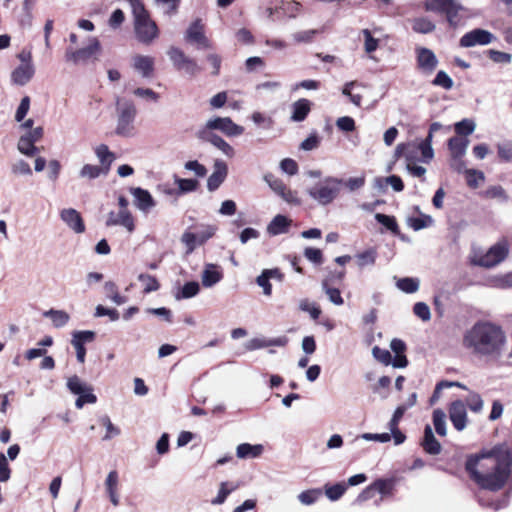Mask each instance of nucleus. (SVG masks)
Segmentation results:
<instances>
[{
  "instance_id": "nucleus-11",
  "label": "nucleus",
  "mask_w": 512,
  "mask_h": 512,
  "mask_svg": "<svg viewBox=\"0 0 512 512\" xmlns=\"http://www.w3.org/2000/svg\"><path fill=\"white\" fill-rule=\"evenodd\" d=\"M449 419L457 431H463L468 424L466 404L462 400H455L448 407Z\"/></svg>"
},
{
  "instance_id": "nucleus-24",
  "label": "nucleus",
  "mask_w": 512,
  "mask_h": 512,
  "mask_svg": "<svg viewBox=\"0 0 512 512\" xmlns=\"http://www.w3.org/2000/svg\"><path fill=\"white\" fill-rule=\"evenodd\" d=\"M442 128H443V126L439 122H433L430 125L427 137L424 140L420 141L419 148L421 149L422 162L429 163L433 159L434 151H433V148L431 145L432 139H433V134Z\"/></svg>"
},
{
  "instance_id": "nucleus-34",
  "label": "nucleus",
  "mask_w": 512,
  "mask_h": 512,
  "mask_svg": "<svg viewBox=\"0 0 512 512\" xmlns=\"http://www.w3.org/2000/svg\"><path fill=\"white\" fill-rule=\"evenodd\" d=\"M43 316L49 318L55 328H62L70 320V315L64 310L50 309L43 313Z\"/></svg>"
},
{
  "instance_id": "nucleus-10",
  "label": "nucleus",
  "mask_w": 512,
  "mask_h": 512,
  "mask_svg": "<svg viewBox=\"0 0 512 512\" xmlns=\"http://www.w3.org/2000/svg\"><path fill=\"white\" fill-rule=\"evenodd\" d=\"M264 180L285 202L296 205L300 203L297 193L290 190L281 179L269 173L264 176Z\"/></svg>"
},
{
  "instance_id": "nucleus-42",
  "label": "nucleus",
  "mask_w": 512,
  "mask_h": 512,
  "mask_svg": "<svg viewBox=\"0 0 512 512\" xmlns=\"http://www.w3.org/2000/svg\"><path fill=\"white\" fill-rule=\"evenodd\" d=\"M434 220L431 216L421 214L419 217H409L407 219V224L414 231H419L421 229L432 226Z\"/></svg>"
},
{
  "instance_id": "nucleus-16",
  "label": "nucleus",
  "mask_w": 512,
  "mask_h": 512,
  "mask_svg": "<svg viewBox=\"0 0 512 512\" xmlns=\"http://www.w3.org/2000/svg\"><path fill=\"white\" fill-rule=\"evenodd\" d=\"M123 226L129 233L135 230L134 218L129 210H120L119 212H109L106 219V226Z\"/></svg>"
},
{
  "instance_id": "nucleus-52",
  "label": "nucleus",
  "mask_w": 512,
  "mask_h": 512,
  "mask_svg": "<svg viewBox=\"0 0 512 512\" xmlns=\"http://www.w3.org/2000/svg\"><path fill=\"white\" fill-rule=\"evenodd\" d=\"M175 183L178 186V193L180 195L193 192L197 189L199 182L195 179H182L175 178Z\"/></svg>"
},
{
  "instance_id": "nucleus-53",
  "label": "nucleus",
  "mask_w": 512,
  "mask_h": 512,
  "mask_svg": "<svg viewBox=\"0 0 512 512\" xmlns=\"http://www.w3.org/2000/svg\"><path fill=\"white\" fill-rule=\"evenodd\" d=\"M397 287L405 293H414L419 289V281L416 278H401L396 283Z\"/></svg>"
},
{
  "instance_id": "nucleus-27",
  "label": "nucleus",
  "mask_w": 512,
  "mask_h": 512,
  "mask_svg": "<svg viewBox=\"0 0 512 512\" xmlns=\"http://www.w3.org/2000/svg\"><path fill=\"white\" fill-rule=\"evenodd\" d=\"M466 9L456 0L453 1V5H450L448 10L445 12L446 19L451 27H458L463 24Z\"/></svg>"
},
{
  "instance_id": "nucleus-33",
  "label": "nucleus",
  "mask_w": 512,
  "mask_h": 512,
  "mask_svg": "<svg viewBox=\"0 0 512 512\" xmlns=\"http://www.w3.org/2000/svg\"><path fill=\"white\" fill-rule=\"evenodd\" d=\"M95 154L100 162L99 166L108 173L115 160L114 153L109 150L108 146L101 144L95 148Z\"/></svg>"
},
{
  "instance_id": "nucleus-41",
  "label": "nucleus",
  "mask_w": 512,
  "mask_h": 512,
  "mask_svg": "<svg viewBox=\"0 0 512 512\" xmlns=\"http://www.w3.org/2000/svg\"><path fill=\"white\" fill-rule=\"evenodd\" d=\"M357 265L360 269L372 266L375 264L376 258H377V252L375 249L370 248L363 252H360L356 254L355 256Z\"/></svg>"
},
{
  "instance_id": "nucleus-37",
  "label": "nucleus",
  "mask_w": 512,
  "mask_h": 512,
  "mask_svg": "<svg viewBox=\"0 0 512 512\" xmlns=\"http://www.w3.org/2000/svg\"><path fill=\"white\" fill-rule=\"evenodd\" d=\"M346 490L347 485L345 482H339L333 485L326 484L324 486L326 497L333 502L339 500L345 494Z\"/></svg>"
},
{
  "instance_id": "nucleus-7",
  "label": "nucleus",
  "mask_w": 512,
  "mask_h": 512,
  "mask_svg": "<svg viewBox=\"0 0 512 512\" xmlns=\"http://www.w3.org/2000/svg\"><path fill=\"white\" fill-rule=\"evenodd\" d=\"M67 388L72 394L78 395L75 401V406L78 409L83 408L85 404H94L97 401V397L93 393V387L76 375L68 378Z\"/></svg>"
},
{
  "instance_id": "nucleus-22",
  "label": "nucleus",
  "mask_w": 512,
  "mask_h": 512,
  "mask_svg": "<svg viewBox=\"0 0 512 512\" xmlns=\"http://www.w3.org/2000/svg\"><path fill=\"white\" fill-rule=\"evenodd\" d=\"M154 58L147 55L137 54L132 57V67L143 78H150L154 73Z\"/></svg>"
},
{
  "instance_id": "nucleus-20",
  "label": "nucleus",
  "mask_w": 512,
  "mask_h": 512,
  "mask_svg": "<svg viewBox=\"0 0 512 512\" xmlns=\"http://www.w3.org/2000/svg\"><path fill=\"white\" fill-rule=\"evenodd\" d=\"M420 142L401 143L395 149L396 157H404L407 163L422 161Z\"/></svg>"
},
{
  "instance_id": "nucleus-26",
  "label": "nucleus",
  "mask_w": 512,
  "mask_h": 512,
  "mask_svg": "<svg viewBox=\"0 0 512 512\" xmlns=\"http://www.w3.org/2000/svg\"><path fill=\"white\" fill-rule=\"evenodd\" d=\"M421 446L424 449V451L430 455H438L441 452V444L435 438L430 425L425 426Z\"/></svg>"
},
{
  "instance_id": "nucleus-30",
  "label": "nucleus",
  "mask_w": 512,
  "mask_h": 512,
  "mask_svg": "<svg viewBox=\"0 0 512 512\" xmlns=\"http://www.w3.org/2000/svg\"><path fill=\"white\" fill-rule=\"evenodd\" d=\"M391 350L395 353V357L392 361V365L395 368H404L407 366L408 361L404 352L406 350L405 343L400 339H393L390 343Z\"/></svg>"
},
{
  "instance_id": "nucleus-43",
  "label": "nucleus",
  "mask_w": 512,
  "mask_h": 512,
  "mask_svg": "<svg viewBox=\"0 0 512 512\" xmlns=\"http://www.w3.org/2000/svg\"><path fill=\"white\" fill-rule=\"evenodd\" d=\"M104 292L106 297L111 299L116 305H122L127 302V298L119 294L117 285L112 281L105 282Z\"/></svg>"
},
{
  "instance_id": "nucleus-18",
  "label": "nucleus",
  "mask_w": 512,
  "mask_h": 512,
  "mask_svg": "<svg viewBox=\"0 0 512 512\" xmlns=\"http://www.w3.org/2000/svg\"><path fill=\"white\" fill-rule=\"evenodd\" d=\"M198 137L204 141L210 142L227 157H233L235 154L234 148L226 142L222 137L208 131V129H201L198 131Z\"/></svg>"
},
{
  "instance_id": "nucleus-63",
  "label": "nucleus",
  "mask_w": 512,
  "mask_h": 512,
  "mask_svg": "<svg viewBox=\"0 0 512 512\" xmlns=\"http://www.w3.org/2000/svg\"><path fill=\"white\" fill-rule=\"evenodd\" d=\"M321 493L322 492L320 489L306 490L298 495V499L304 505H312L318 500V498L321 496Z\"/></svg>"
},
{
  "instance_id": "nucleus-47",
  "label": "nucleus",
  "mask_w": 512,
  "mask_h": 512,
  "mask_svg": "<svg viewBox=\"0 0 512 512\" xmlns=\"http://www.w3.org/2000/svg\"><path fill=\"white\" fill-rule=\"evenodd\" d=\"M375 492H378L382 497L392 494L395 486L394 479H377L372 483Z\"/></svg>"
},
{
  "instance_id": "nucleus-6",
  "label": "nucleus",
  "mask_w": 512,
  "mask_h": 512,
  "mask_svg": "<svg viewBox=\"0 0 512 512\" xmlns=\"http://www.w3.org/2000/svg\"><path fill=\"white\" fill-rule=\"evenodd\" d=\"M118 120L116 133L120 136H131L134 131V120L136 117L135 105L129 100L117 99Z\"/></svg>"
},
{
  "instance_id": "nucleus-56",
  "label": "nucleus",
  "mask_w": 512,
  "mask_h": 512,
  "mask_svg": "<svg viewBox=\"0 0 512 512\" xmlns=\"http://www.w3.org/2000/svg\"><path fill=\"white\" fill-rule=\"evenodd\" d=\"M472 412L479 413L482 411L484 402L480 394L470 392L464 402Z\"/></svg>"
},
{
  "instance_id": "nucleus-25",
  "label": "nucleus",
  "mask_w": 512,
  "mask_h": 512,
  "mask_svg": "<svg viewBox=\"0 0 512 512\" xmlns=\"http://www.w3.org/2000/svg\"><path fill=\"white\" fill-rule=\"evenodd\" d=\"M34 65H19L11 73V81L18 86H24L34 77Z\"/></svg>"
},
{
  "instance_id": "nucleus-23",
  "label": "nucleus",
  "mask_w": 512,
  "mask_h": 512,
  "mask_svg": "<svg viewBox=\"0 0 512 512\" xmlns=\"http://www.w3.org/2000/svg\"><path fill=\"white\" fill-rule=\"evenodd\" d=\"M223 279L222 269L213 263H207L204 266L201 275L202 285L205 288H211Z\"/></svg>"
},
{
  "instance_id": "nucleus-12",
  "label": "nucleus",
  "mask_w": 512,
  "mask_h": 512,
  "mask_svg": "<svg viewBox=\"0 0 512 512\" xmlns=\"http://www.w3.org/2000/svg\"><path fill=\"white\" fill-rule=\"evenodd\" d=\"M494 39H495V36L491 32L484 30V29L477 28V29L471 30L470 32L465 33L460 38L459 43H460L461 47L469 48V47H473L476 45H488Z\"/></svg>"
},
{
  "instance_id": "nucleus-28",
  "label": "nucleus",
  "mask_w": 512,
  "mask_h": 512,
  "mask_svg": "<svg viewBox=\"0 0 512 512\" xmlns=\"http://www.w3.org/2000/svg\"><path fill=\"white\" fill-rule=\"evenodd\" d=\"M264 452L262 444L241 443L236 447V456L239 459L259 458Z\"/></svg>"
},
{
  "instance_id": "nucleus-46",
  "label": "nucleus",
  "mask_w": 512,
  "mask_h": 512,
  "mask_svg": "<svg viewBox=\"0 0 512 512\" xmlns=\"http://www.w3.org/2000/svg\"><path fill=\"white\" fill-rule=\"evenodd\" d=\"M200 291V285L196 281H190L183 285L180 291L175 295L176 299H189L195 297Z\"/></svg>"
},
{
  "instance_id": "nucleus-31",
  "label": "nucleus",
  "mask_w": 512,
  "mask_h": 512,
  "mask_svg": "<svg viewBox=\"0 0 512 512\" xmlns=\"http://www.w3.org/2000/svg\"><path fill=\"white\" fill-rule=\"evenodd\" d=\"M312 103L305 98L295 101L292 106L291 120L293 122H302L305 120L311 110Z\"/></svg>"
},
{
  "instance_id": "nucleus-29",
  "label": "nucleus",
  "mask_w": 512,
  "mask_h": 512,
  "mask_svg": "<svg viewBox=\"0 0 512 512\" xmlns=\"http://www.w3.org/2000/svg\"><path fill=\"white\" fill-rule=\"evenodd\" d=\"M291 220L286 216L278 214L267 225V233L271 236H277L288 232Z\"/></svg>"
},
{
  "instance_id": "nucleus-1",
  "label": "nucleus",
  "mask_w": 512,
  "mask_h": 512,
  "mask_svg": "<svg viewBox=\"0 0 512 512\" xmlns=\"http://www.w3.org/2000/svg\"><path fill=\"white\" fill-rule=\"evenodd\" d=\"M466 470L482 489L498 491L512 477V445L501 443L479 455L470 456Z\"/></svg>"
},
{
  "instance_id": "nucleus-19",
  "label": "nucleus",
  "mask_w": 512,
  "mask_h": 512,
  "mask_svg": "<svg viewBox=\"0 0 512 512\" xmlns=\"http://www.w3.org/2000/svg\"><path fill=\"white\" fill-rule=\"evenodd\" d=\"M228 174L227 164L223 160H215L213 166V172L208 177L207 188L209 191L217 190L220 185L224 182Z\"/></svg>"
},
{
  "instance_id": "nucleus-21",
  "label": "nucleus",
  "mask_w": 512,
  "mask_h": 512,
  "mask_svg": "<svg viewBox=\"0 0 512 512\" xmlns=\"http://www.w3.org/2000/svg\"><path fill=\"white\" fill-rule=\"evenodd\" d=\"M288 343V339L286 336H280L276 338H265V337H256L252 338L245 343V348L248 351H254L270 346H278L284 347Z\"/></svg>"
},
{
  "instance_id": "nucleus-61",
  "label": "nucleus",
  "mask_w": 512,
  "mask_h": 512,
  "mask_svg": "<svg viewBox=\"0 0 512 512\" xmlns=\"http://www.w3.org/2000/svg\"><path fill=\"white\" fill-rule=\"evenodd\" d=\"M168 56L172 61L173 65L180 69L183 64H185L188 57L184 54L182 50L177 47H171L168 51Z\"/></svg>"
},
{
  "instance_id": "nucleus-39",
  "label": "nucleus",
  "mask_w": 512,
  "mask_h": 512,
  "mask_svg": "<svg viewBox=\"0 0 512 512\" xmlns=\"http://www.w3.org/2000/svg\"><path fill=\"white\" fill-rule=\"evenodd\" d=\"M108 173L98 165L85 164L79 171V177L82 179L93 180L101 175H107Z\"/></svg>"
},
{
  "instance_id": "nucleus-50",
  "label": "nucleus",
  "mask_w": 512,
  "mask_h": 512,
  "mask_svg": "<svg viewBox=\"0 0 512 512\" xmlns=\"http://www.w3.org/2000/svg\"><path fill=\"white\" fill-rule=\"evenodd\" d=\"M476 124L472 119L465 118L454 124L455 132L460 136H468L474 132Z\"/></svg>"
},
{
  "instance_id": "nucleus-45",
  "label": "nucleus",
  "mask_w": 512,
  "mask_h": 512,
  "mask_svg": "<svg viewBox=\"0 0 512 512\" xmlns=\"http://www.w3.org/2000/svg\"><path fill=\"white\" fill-rule=\"evenodd\" d=\"M453 1L454 0H425L424 8L426 11L445 14L450 5H453Z\"/></svg>"
},
{
  "instance_id": "nucleus-15",
  "label": "nucleus",
  "mask_w": 512,
  "mask_h": 512,
  "mask_svg": "<svg viewBox=\"0 0 512 512\" xmlns=\"http://www.w3.org/2000/svg\"><path fill=\"white\" fill-rule=\"evenodd\" d=\"M130 193L134 198V205L139 211L149 213L156 206V201L148 190L136 187L131 188Z\"/></svg>"
},
{
  "instance_id": "nucleus-3",
  "label": "nucleus",
  "mask_w": 512,
  "mask_h": 512,
  "mask_svg": "<svg viewBox=\"0 0 512 512\" xmlns=\"http://www.w3.org/2000/svg\"><path fill=\"white\" fill-rule=\"evenodd\" d=\"M509 253V244L506 239H502L492 245L486 253H474L471 257V263L475 266L491 268L506 259Z\"/></svg>"
},
{
  "instance_id": "nucleus-49",
  "label": "nucleus",
  "mask_w": 512,
  "mask_h": 512,
  "mask_svg": "<svg viewBox=\"0 0 512 512\" xmlns=\"http://www.w3.org/2000/svg\"><path fill=\"white\" fill-rule=\"evenodd\" d=\"M361 34L364 37V50L367 54L371 55L375 52L379 47V40L372 36V33L369 29H363ZM373 59L372 56H370Z\"/></svg>"
},
{
  "instance_id": "nucleus-57",
  "label": "nucleus",
  "mask_w": 512,
  "mask_h": 512,
  "mask_svg": "<svg viewBox=\"0 0 512 512\" xmlns=\"http://www.w3.org/2000/svg\"><path fill=\"white\" fill-rule=\"evenodd\" d=\"M322 289L328 296V299L335 305H342L344 303L343 298L341 296L340 290L337 288H332L328 285L327 280L322 281Z\"/></svg>"
},
{
  "instance_id": "nucleus-13",
  "label": "nucleus",
  "mask_w": 512,
  "mask_h": 512,
  "mask_svg": "<svg viewBox=\"0 0 512 512\" xmlns=\"http://www.w3.org/2000/svg\"><path fill=\"white\" fill-rule=\"evenodd\" d=\"M416 60L419 70L425 75H431L438 65L435 53L425 47L416 48Z\"/></svg>"
},
{
  "instance_id": "nucleus-51",
  "label": "nucleus",
  "mask_w": 512,
  "mask_h": 512,
  "mask_svg": "<svg viewBox=\"0 0 512 512\" xmlns=\"http://www.w3.org/2000/svg\"><path fill=\"white\" fill-rule=\"evenodd\" d=\"M319 33L318 29L298 31L292 34V38L295 43H311Z\"/></svg>"
},
{
  "instance_id": "nucleus-62",
  "label": "nucleus",
  "mask_w": 512,
  "mask_h": 512,
  "mask_svg": "<svg viewBox=\"0 0 512 512\" xmlns=\"http://www.w3.org/2000/svg\"><path fill=\"white\" fill-rule=\"evenodd\" d=\"M11 172L18 176H31L32 169L28 162L23 159L15 161L11 166Z\"/></svg>"
},
{
  "instance_id": "nucleus-9",
  "label": "nucleus",
  "mask_w": 512,
  "mask_h": 512,
  "mask_svg": "<svg viewBox=\"0 0 512 512\" xmlns=\"http://www.w3.org/2000/svg\"><path fill=\"white\" fill-rule=\"evenodd\" d=\"M202 129L219 130L229 137L239 136L244 133V127L234 123L229 117H214L206 122Z\"/></svg>"
},
{
  "instance_id": "nucleus-48",
  "label": "nucleus",
  "mask_w": 512,
  "mask_h": 512,
  "mask_svg": "<svg viewBox=\"0 0 512 512\" xmlns=\"http://www.w3.org/2000/svg\"><path fill=\"white\" fill-rule=\"evenodd\" d=\"M509 501V494H505L503 497L497 500H485L483 497H478V502L483 507L491 508L495 511L507 507Z\"/></svg>"
},
{
  "instance_id": "nucleus-38",
  "label": "nucleus",
  "mask_w": 512,
  "mask_h": 512,
  "mask_svg": "<svg viewBox=\"0 0 512 512\" xmlns=\"http://www.w3.org/2000/svg\"><path fill=\"white\" fill-rule=\"evenodd\" d=\"M239 488V484L237 483H229V482H222L220 484V488L218 491L217 496L211 500V504L213 505H221L225 502L228 495Z\"/></svg>"
},
{
  "instance_id": "nucleus-58",
  "label": "nucleus",
  "mask_w": 512,
  "mask_h": 512,
  "mask_svg": "<svg viewBox=\"0 0 512 512\" xmlns=\"http://www.w3.org/2000/svg\"><path fill=\"white\" fill-rule=\"evenodd\" d=\"M138 280L142 283L145 293L157 291L160 287L157 279L149 274H140Z\"/></svg>"
},
{
  "instance_id": "nucleus-54",
  "label": "nucleus",
  "mask_w": 512,
  "mask_h": 512,
  "mask_svg": "<svg viewBox=\"0 0 512 512\" xmlns=\"http://www.w3.org/2000/svg\"><path fill=\"white\" fill-rule=\"evenodd\" d=\"M95 338V333L90 330H84V331H75L72 334V340L71 344L73 346H77V344H81L82 346L85 345V343L92 342Z\"/></svg>"
},
{
  "instance_id": "nucleus-64",
  "label": "nucleus",
  "mask_w": 512,
  "mask_h": 512,
  "mask_svg": "<svg viewBox=\"0 0 512 512\" xmlns=\"http://www.w3.org/2000/svg\"><path fill=\"white\" fill-rule=\"evenodd\" d=\"M499 158L504 162L512 161V141H504L497 145Z\"/></svg>"
},
{
  "instance_id": "nucleus-17",
  "label": "nucleus",
  "mask_w": 512,
  "mask_h": 512,
  "mask_svg": "<svg viewBox=\"0 0 512 512\" xmlns=\"http://www.w3.org/2000/svg\"><path fill=\"white\" fill-rule=\"evenodd\" d=\"M60 219L75 233L85 231V225L80 213L73 208H64L59 213Z\"/></svg>"
},
{
  "instance_id": "nucleus-32",
  "label": "nucleus",
  "mask_w": 512,
  "mask_h": 512,
  "mask_svg": "<svg viewBox=\"0 0 512 512\" xmlns=\"http://www.w3.org/2000/svg\"><path fill=\"white\" fill-rule=\"evenodd\" d=\"M469 140L467 138L452 137L448 140V149L451 158L463 157L466 154Z\"/></svg>"
},
{
  "instance_id": "nucleus-59",
  "label": "nucleus",
  "mask_w": 512,
  "mask_h": 512,
  "mask_svg": "<svg viewBox=\"0 0 512 512\" xmlns=\"http://www.w3.org/2000/svg\"><path fill=\"white\" fill-rule=\"evenodd\" d=\"M299 309L310 314L311 318L316 320L321 314V310L315 302L308 299H302L299 303Z\"/></svg>"
},
{
  "instance_id": "nucleus-55",
  "label": "nucleus",
  "mask_w": 512,
  "mask_h": 512,
  "mask_svg": "<svg viewBox=\"0 0 512 512\" xmlns=\"http://www.w3.org/2000/svg\"><path fill=\"white\" fill-rule=\"evenodd\" d=\"M375 219L378 223L385 226L392 233L396 235L399 234V226L393 216L377 213L375 214Z\"/></svg>"
},
{
  "instance_id": "nucleus-5",
  "label": "nucleus",
  "mask_w": 512,
  "mask_h": 512,
  "mask_svg": "<svg viewBox=\"0 0 512 512\" xmlns=\"http://www.w3.org/2000/svg\"><path fill=\"white\" fill-rule=\"evenodd\" d=\"M217 231V226L212 224H200L195 226V231L187 229L181 236V242L186 247V253L191 254L197 247L205 244Z\"/></svg>"
},
{
  "instance_id": "nucleus-14",
  "label": "nucleus",
  "mask_w": 512,
  "mask_h": 512,
  "mask_svg": "<svg viewBox=\"0 0 512 512\" xmlns=\"http://www.w3.org/2000/svg\"><path fill=\"white\" fill-rule=\"evenodd\" d=\"M186 41L195 44L197 49H209L211 43L204 34V28L200 20L194 21L185 33Z\"/></svg>"
},
{
  "instance_id": "nucleus-35",
  "label": "nucleus",
  "mask_w": 512,
  "mask_h": 512,
  "mask_svg": "<svg viewBox=\"0 0 512 512\" xmlns=\"http://www.w3.org/2000/svg\"><path fill=\"white\" fill-rule=\"evenodd\" d=\"M446 413L442 409H435L432 413V421L436 433L445 437L447 435V421Z\"/></svg>"
},
{
  "instance_id": "nucleus-2",
  "label": "nucleus",
  "mask_w": 512,
  "mask_h": 512,
  "mask_svg": "<svg viewBox=\"0 0 512 512\" xmlns=\"http://www.w3.org/2000/svg\"><path fill=\"white\" fill-rule=\"evenodd\" d=\"M463 345L479 358L497 361L504 355L507 338L501 326L479 321L465 332Z\"/></svg>"
},
{
  "instance_id": "nucleus-36",
  "label": "nucleus",
  "mask_w": 512,
  "mask_h": 512,
  "mask_svg": "<svg viewBox=\"0 0 512 512\" xmlns=\"http://www.w3.org/2000/svg\"><path fill=\"white\" fill-rule=\"evenodd\" d=\"M488 285L497 289H512V272L498 274L490 277Z\"/></svg>"
},
{
  "instance_id": "nucleus-40",
  "label": "nucleus",
  "mask_w": 512,
  "mask_h": 512,
  "mask_svg": "<svg viewBox=\"0 0 512 512\" xmlns=\"http://www.w3.org/2000/svg\"><path fill=\"white\" fill-rule=\"evenodd\" d=\"M435 24L427 17H418L412 21L413 31L421 34H428L435 30Z\"/></svg>"
},
{
  "instance_id": "nucleus-8",
  "label": "nucleus",
  "mask_w": 512,
  "mask_h": 512,
  "mask_svg": "<svg viewBox=\"0 0 512 512\" xmlns=\"http://www.w3.org/2000/svg\"><path fill=\"white\" fill-rule=\"evenodd\" d=\"M101 49L100 42L97 38H91L86 47L80 48L76 51L68 50L66 52V60L74 64L86 63L90 59L97 58Z\"/></svg>"
},
{
  "instance_id": "nucleus-60",
  "label": "nucleus",
  "mask_w": 512,
  "mask_h": 512,
  "mask_svg": "<svg viewBox=\"0 0 512 512\" xmlns=\"http://www.w3.org/2000/svg\"><path fill=\"white\" fill-rule=\"evenodd\" d=\"M434 86L442 87L445 90H450L453 87L452 78L445 71H438L435 78L432 81Z\"/></svg>"
},
{
  "instance_id": "nucleus-4",
  "label": "nucleus",
  "mask_w": 512,
  "mask_h": 512,
  "mask_svg": "<svg viewBox=\"0 0 512 512\" xmlns=\"http://www.w3.org/2000/svg\"><path fill=\"white\" fill-rule=\"evenodd\" d=\"M342 184L343 181L341 179L336 177H326L313 187H310L308 189V194L319 204L328 205L337 197Z\"/></svg>"
},
{
  "instance_id": "nucleus-44",
  "label": "nucleus",
  "mask_w": 512,
  "mask_h": 512,
  "mask_svg": "<svg viewBox=\"0 0 512 512\" xmlns=\"http://www.w3.org/2000/svg\"><path fill=\"white\" fill-rule=\"evenodd\" d=\"M17 149L18 151L27 156V157H33L35 156L39 149L35 146V143H33L30 139H28L26 136L22 135L17 143Z\"/></svg>"
}]
</instances>
